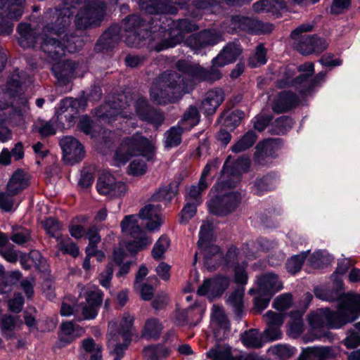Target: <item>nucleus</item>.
I'll return each mask as SVG.
<instances>
[{
    "label": "nucleus",
    "instance_id": "29",
    "mask_svg": "<svg viewBox=\"0 0 360 360\" xmlns=\"http://www.w3.org/2000/svg\"><path fill=\"white\" fill-rule=\"evenodd\" d=\"M335 352L331 347H313L304 349L300 360H327L334 358Z\"/></svg>",
    "mask_w": 360,
    "mask_h": 360
},
{
    "label": "nucleus",
    "instance_id": "51",
    "mask_svg": "<svg viewBox=\"0 0 360 360\" xmlns=\"http://www.w3.org/2000/svg\"><path fill=\"white\" fill-rule=\"evenodd\" d=\"M278 146L276 139H269L259 143L257 146V152L260 155H272L274 150Z\"/></svg>",
    "mask_w": 360,
    "mask_h": 360
},
{
    "label": "nucleus",
    "instance_id": "63",
    "mask_svg": "<svg viewBox=\"0 0 360 360\" xmlns=\"http://www.w3.org/2000/svg\"><path fill=\"white\" fill-rule=\"evenodd\" d=\"M25 81V74L22 71L16 70L7 83V89L11 92L14 91Z\"/></svg>",
    "mask_w": 360,
    "mask_h": 360
},
{
    "label": "nucleus",
    "instance_id": "54",
    "mask_svg": "<svg viewBox=\"0 0 360 360\" xmlns=\"http://www.w3.org/2000/svg\"><path fill=\"white\" fill-rule=\"evenodd\" d=\"M275 187L274 180L270 176H264L258 179L254 184V191L257 195L262 194L264 191H270Z\"/></svg>",
    "mask_w": 360,
    "mask_h": 360
},
{
    "label": "nucleus",
    "instance_id": "16",
    "mask_svg": "<svg viewBox=\"0 0 360 360\" xmlns=\"http://www.w3.org/2000/svg\"><path fill=\"white\" fill-rule=\"evenodd\" d=\"M229 156L224 162L221 171V179L230 181L228 187H236L240 181L241 173L245 172L250 165V160L248 158H241L234 162H231Z\"/></svg>",
    "mask_w": 360,
    "mask_h": 360
},
{
    "label": "nucleus",
    "instance_id": "36",
    "mask_svg": "<svg viewBox=\"0 0 360 360\" xmlns=\"http://www.w3.org/2000/svg\"><path fill=\"white\" fill-rule=\"evenodd\" d=\"M82 347L85 354L89 356V360L102 359V347L95 342L92 338H89L82 340Z\"/></svg>",
    "mask_w": 360,
    "mask_h": 360
},
{
    "label": "nucleus",
    "instance_id": "6",
    "mask_svg": "<svg viewBox=\"0 0 360 360\" xmlns=\"http://www.w3.org/2000/svg\"><path fill=\"white\" fill-rule=\"evenodd\" d=\"M166 23L167 25L160 26L159 33L155 37L154 49L157 51L175 46L183 41L185 33L198 30L195 23L186 19L177 21L166 19Z\"/></svg>",
    "mask_w": 360,
    "mask_h": 360
},
{
    "label": "nucleus",
    "instance_id": "13",
    "mask_svg": "<svg viewBox=\"0 0 360 360\" xmlns=\"http://www.w3.org/2000/svg\"><path fill=\"white\" fill-rule=\"evenodd\" d=\"M105 4L101 1H91L85 4L76 15L75 24L79 29L97 25L105 13Z\"/></svg>",
    "mask_w": 360,
    "mask_h": 360
},
{
    "label": "nucleus",
    "instance_id": "25",
    "mask_svg": "<svg viewBox=\"0 0 360 360\" xmlns=\"http://www.w3.org/2000/svg\"><path fill=\"white\" fill-rule=\"evenodd\" d=\"M160 205L148 204L140 210L139 217L147 220L146 226L148 230H158L162 224L163 219L160 216Z\"/></svg>",
    "mask_w": 360,
    "mask_h": 360
},
{
    "label": "nucleus",
    "instance_id": "3",
    "mask_svg": "<svg viewBox=\"0 0 360 360\" xmlns=\"http://www.w3.org/2000/svg\"><path fill=\"white\" fill-rule=\"evenodd\" d=\"M187 85L182 76L174 71L164 72L153 83L150 97L158 105H166L177 101L186 92Z\"/></svg>",
    "mask_w": 360,
    "mask_h": 360
},
{
    "label": "nucleus",
    "instance_id": "23",
    "mask_svg": "<svg viewBox=\"0 0 360 360\" xmlns=\"http://www.w3.org/2000/svg\"><path fill=\"white\" fill-rule=\"evenodd\" d=\"M80 64L72 60L56 62L53 65L52 71L58 81L63 83L80 75Z\"/></svg>",
    "mask_w": 360,
    "mask_h": 360
},
{
    "label": "nucleus",
    "instance_id": "58",
    "mask_svg": "<svg viewBox=\"0 0 360 360\" xmlns=\"http://www.w3.org/2000/svg\"><path fill=\"white\" fill-rule=\"evenodd\" d=\"M176 190L173 189L171 186L160 188L155 193L152 198L154 201L169 202L176 195Z\"/></svg>",
    "mask_w": 360,
    "mask_h": 360
},
{
    "label": "nucleus",
    "instance_id": "33",
    "mask_svg": "<svg viewBox=\"0 0 360 360\" xmlns=\"http://www.w3.org/2000/svg\"><path fill=\"white\" fill-rule=\"evenodd\" d=\"M254 22L255 19L249 17L233 16L231 20V27L227 30V32L232 33L238 31H245L252 34Z\"/></svg>",
    "mask_w": 360,
    "mask_h": 360
},
{
    "label": "nucleus",
    "instance_id": "9",
    "mask_svg": "<svg viewBox=\"0 0 360 360\" xmlns=\"http://www.w3.org/2000/svg\"><path fill=\"white\" fill-rule=\"evenodd\" d=\"M190 1L197 8L205 9L209 6H213L217 0H139V6L142 11L150 14L170 13L177 12L174 5L183 6Z\"/></svg>",
    "mask_w": 360,
    "mask_h": 360
},
{
    "label": "nucleus",
    "instance_id": "46",
    "mask_svg": "<svg viewBox=\"0 0 360 360\" xmlns=\"http://www.w3.org/2000/svg\"><path fill=\"white\" fill-rule=\"evenodd\" d=\"M169 354L168 349L162 345L149 346L143 350L146 360H161Z\"/></svg>",
    "mask_w": 360,
    "mask_h": 360
},
{
    "label": "nucleus",
    "instance_id": "20",
    "mask_svg": "<svg viewBox=\"0 0 360 360\" xmlns=\"http://www.w3.org/2000/svg\"><path fill=\"white\" fill-rule=\"evenodd\" d=\"M257 289L252 288L249 290V293L252 295L257 292L259 295H269L273 296L274 294L283 289V283L278 276L274 273H266L257 279Z\"/></svg>",
    "mask_w": 360,
    "mask_h": 360
},
{
    "label": "nucleus",
    "instance_id": "24",
    "mask_svg": "<svg viewBox=\"0 0 360 360\" xmlns=\"http://www.w3.org/2000/svg\"><path fill=\"white\" fill-rule=\"evenodd\" d=\"M221 39V36L214 30H205L198 34L191 35L186 39V44L194 50L207 46H213Z\"/></svg>",
    "mask_w": 360,
    "mask_h": 360
},
{
    "label": "nucleus",
    "instance_id": "7",
    "mask_svg": "<svg viewBox=\"0 0 360 360\" xmlns=\"http://www.w3.org/2000/svg\"><path fill=\"white\" fill-rule=\"evenodd\" d=\"M230 181L221 179L211 189V193H217L214 198L207 202L208 209L210 213L221 216L226 215L233 212L240 202V196L236 192L226 193V190L232 187H228Z\"/></svg>",
    "mask_w": 360,
    "mask_h": 360
},
{
    "label": "nucleus",
    "instance_id": "2",
    "mask_svg": "<svg viewBox=\"0 0 360 360\" xmlns=\"http://www.w3.org/2000/svg\"><path fill=\"white\" fill-rule=\"evenodd\" d=\"M125 99L124 102L119 99L117 104L115 101L105 103L97 110L96 116L99 120L109 123L122 120H127V122L138 117L155 127L162 124L165 120L163 114L152 109L146 98L137 96L129 100L125 97Z\"/></svg>",
    "mask_w": 360,
    "mask_h": 360
},
{
    "label": "nucleus",
    "instance_id": "61",
    "mask_svg": "<svg viewBox=\"0 0 360 360\" xmlns=\"http://www.w3.org/2000/svg\"><path fill=\"white\" fill-rule=\"evenodd\" d=\"M113 275L112 262H110L105 266V269L98 276V282L101 286L109 288L111 284V280Z\"/></svg>",
    "mask_w": 360,
    "mask_h": 360
},
{
    "label": "nucleus",
    "instance_id": "44",
    "mask_svg": "<svg viewBox=\"0 0 360 360\" xmlns=\"http://www.w3.org/2000/svg\"><path fill=\"white\" fill-rule=\"evenodd\" d=\"M302 314L300 311L291 313L288 333L293 338L298 337L303 331Z\"/></svg>",
    "mask_w": 360,
    "mask_h": 360
},
{
    "label": "nucleus",
    "instance_id": "17",
    "mask_svg": "<svg viewBox=\"0 0 360 360\" xmlns=\"http://www.w3.org/2000/svg\"><path fill=\"white\" fill-rule=\"evenodd\" d=\"M84 295L86 302L80 304L83 319H94L102 303L103 292L98 287L92 286L88 288Z\"/></svg>",
    "mask_w": 360,
    "mask_h": 360
},
{
    "label": "nucleus",
    "instance_id": "5",
    "mask_svg": "<svg viewBox=\"0 0 360 360\" xmlns=\"http://www.w3.org/2000/svg\"><path fill=\"white\" fill-rule=\"evenodd\" d=\"M155 150V143L136 133L124 138L115 151V160L117 165L125 164L134 156H141L149 161L153 159Z\"/></svg>",
    "mask_w": 360,
    "mask_h": 360
},
{
    "label": "nucleus",
    "instance_id": "12",
    "mask_svg": "<svg viewBox=\"0 0 360 360\" xmlns=\"http://www.w3.org/2000/svg\"><path fill=\"white\" fill-rule=\"evenodd\" d=\"M210 224L204 222L200 227L198 245L203 252L205 263L207 269L212 270L216 268L222 259L223 254L217 245L210 243Z\"/></svg>",
    "mask_w": 360,
    "mask_h": 360
},
{
    "label": "nucleus",
    "instance_id": "28",
    "mask_svg": "<svg viewBox=\"0 0 360 360\" xmlns=\"http://www.w3.org/2000/svg\"><path fill=\"white\" fill-rule=\"evenodd\" d=\"M241 53V48L238 42L229 43L222 51L212 60L214 65L224 66L234 62Z\"/></svg>",
    "mask_w": 360,
    "mask_h": 360
},
{
    "label": "nucleus",
    "instance_id": "37",
    "mask_svg": "<svg viewBox=\"0 0 360 360\" xmlns=\"http://www.w3.org/2000/svg\"><path fill=\"white\" fill-rule=\"evenodd\" d=\"M22 325V321L18 317L11 315H3L0 318V328L3 334L6 336H11L12 333Z\"/></svg>",
    "mask_w": 360,
    "mask_h": 360
},
{
    "label": "nucleus",
    "instance_id": "21",
    "mask_svg": "<svg viewBox=\"0 0 360 360\" xmlns=\"http://www.w3.org/2000/svg\"><path fill=\"white\" fill-rule=\"evenodd\" d=\"M60 146L63 152V158L68 163L73 164L84 157V146L72 136H65L61 139Z\"/></svg>",
    "mask_w": 360,
    "mask_h": 360
},
{
    "label": "nucleus",
    "instance_id": "40",
    "mask_svg": "<svg viewBox=\"0 0 360 360\" xmlns=\"http://www.w3.org/2000/svg\"><path fill=\"white\" fill-rule=\"evenodd\" d=\"M184 130L179 125L172 127L167 130L165 134V146L170 148L179 146L181 142V134Z\"/></svg>",
    "mask_w": 360,
    "mask_h": 360
},
{
    "label": "nucleus",
    "instance_id": "57",
    "mask_svg": "<svg viewBox=\"0 0 360 360\" xmlns=\"http://www.w3.org/2000/svg\"><path fill=\"white\" fill-rule=\"evenodd\" d=\"M198 204L186 201V205L181 212L180 223L187 224L196 214L197 207Z\"/></svg>",
    "mask_w": 360,
    "mask_h": 360
},
{
    "label": "nucleus",
    "instance_id": "43",
    "mask_svg": "<svg viewBox=\"0 0 360 360\" xmlns=\"http://www.w3.org/2000/svg\"><path fill=\"white\" fill-rule=\"evenodd\" d=\"M257 140V135L253 131H248L238 142L232 146V151L240 153L252 147Z\"/></svg>",
    "mask_w": 360,
    "mask_h": 360
},
{
    "label": "nucleus",
    "instance_id": "10",
    "mask_svg": "<svg viewBox=\"0 0 360 360\" xmlns=\"http://www.w3.org/2000/svg\"><path fill=\"white\" fill-rule=\"evenodd\" d=\"M313 26L309 24H302L291 32V38L295 41L296 49L302 54L311 53H321L328 47V42L322 38L315 35L303 34L312 30Z\"/></svg>",
    "mask_w": 360,
    "mask_h": 360
},
{
    "label": "nucleus",
    "instance_id": "45",
    "mask_svg": "<svg viewBox=\"0 0 360 360\" xmlns=\"http://www.w3.org/2000/svg\"><path fill=\"white\" fill-rule=\"evenodd\" d=\"M207 186V182H203L202 180H199L198 185L191 186L186 197V201H190L200 205L202 203L201 194L206 190Z\"/></svg>",
    "mask_w": 360,
    "mask_h": 360
},
{
    "label": "nucleus",
    "instance_id": "19",
    "mask_svg": "<svg viewBox=\"0 0 360 360\" xmlns=\"http://www.w3.org/2000/svg\"><path fill=\"white\" fill-rule=\"evenodd\" d=\"M230 278L224 276H217L213 278H207L198 289L200 296L206 295L209 298L220 296L229 287Z\"/></svg>",
    "mask_w": 360,
    "mask_h": 360
},
{
    "label": "nucleus",
    "instance_id": "4",
    "mask_svg": "<svg viewBox=\"0 0 360 360\" xmlns=\"http://www.w3.org/2000/svg\"><path fill=\"white\" fill-rule=\"evenodd\" d=\"M345 295L342 298L337 311H331L328 309H321L309 315V324L314 328L327 326L330 328H340L348 323L356 319L355 311L350 304L347 303Z\"/></svg>",
    "mask_w": 360,
    "mask_h": 360
},
{
    "label": "nucleus",
    "instance_id": "15",
    "mask_svg": "<svg viewBox=\"0 0 360 360\" xmlns=\"http://www.w3.org/2000/svg\"><path fill=\"white\" fill-rule=\"evenodd\" d=\"M25 0H10L6 11H0V34H9L13 30L11 20H18L22 14ZM4 5V0H0V10Z\"/></svg>",
    "mask_w": 360,
    "mask_h": 360
},
{
    "label": "nucleus",
    "instance_id": "1",
    "mask_svg": "<svg viewBox=\"0 0 360 360\" xmlns=\"http://www.w3.org/2000/svg\"><path fill=\"white\" fill-rule=\"evenodd\" d=\"M73 14L69 7L64 6L51 11V24H47L42 33L37 37V43L50 62H54L65 54V52L75 53L84 46V41L79 36H70L62 43L60 40L65 33V28L70 23V16ZM63 40L65 41L64 37Z\"/></svg>",
    "mask_w": 360,
    "mask_h": 360
},
{
    "label": "nucleus",
    "instance_id": "30",
    "mask_svg": "<svg viewBox=\"0 0 360 360\" xmlns=\"http://www.w3.org/2000/svg\"><path fill=\"white\" fill-rule=\"evenodd\" d=\"M224 98V92L221 89H214L207 91L201 104L202 112L207 115L214 113Z\"/></svg>",
    "mask_w": 360,
    "mask_h": 360
},
{
    "label": "nucleus",
    "instance_id": "42",
    "mask_svg": "<svg viewBox=\"0 0 360 360\" xmlns=\"http://www.w3.org/2000/svg\"><path fill=\"white\" fill-rule=\"evenodd\" d=\"M242 342L248 347L258 348L262 347L264 340L262 335L257 330H250L242 336Z\"/></svg>",
    "mask_w": 360,
    "mask_h": 360
},
{
    "label": "nucleus",
    "instance_id": "18",
    "mask_svg": "<svg viewBox=\"0 0 360 360\" xmlns=\"http://www.w3.org/2000/svg\"><path fill=\"white\" fill-rule=\"evenodd\" d=\"M96 188L99 193L110 198L120 197L127 191V186L122 181H116L110 174H103L97 181Z\"/></svg>",
    "mask_w": 360,
    "mask_h": 360
},
{
    "label": "nucleus",
    "instance_id": "47",
    "mask_svg": "<svg viewBox=\"0 0 360 360\" xmlns=\"http://www.w3.org/2000/svg\"><path fill=\"white\" fill-rule=\"evenodd\" d=\"M115 324L110 325L111 331L109 335L108 345L110 349L111 352L116 356L115 360H120V358L123 355L124 351L127 347H125V342H122V344H121L120 341L117 340L116 334H113L112 335V327Z\"/></svg>",
    "mask_w": 360,
    "mask_h": 360
},
{
    "label": "nucleus",
    "instance_id": "56",
    "mask_svg": "<svg viewBox=\"0 0 360 360\" xmlns=\"http://www.w3.org/2000/svg\"><path fill=\"white\" fill-rule=\"evenodd\" d=\"M307 252L300 255H295L288 260L286 268L291 274H295L301 269L303 262L306 258Z\"/></svg>",
    "mask_w": 360,
    "mask_h": 360
},
{
    "label": "nucleus",
    "instance_id": "22",
    "mask_svg": "<svg viewBox=\"0 0 360 360\" xmlns=\"http://www.w3.org/2000/svg\"><path fill=\"white\" fill-rule=\"evenodd\" d=\"M210 326L217 340L226 339L229 333V323L222 308L214 305L211 316Z\"/></svg>",
    "mask_w": 360,
    "mask_h": 360
},
{
    "label": "nucleus",
    "instance_id": "48",
    "mask_svg": "<svg viewBox=\"0 0 360 360\" xmlns=\"http://www.w3.org/2000/svg\"><path fill=\"white\" fill-rule=\"evenodd\" d=\"M162 329V326L158 320L150 319L145 324L143 336L148 338H157Z\"/></svg>",
    "mask_w": 360,
    "mask_h": 360
},
{
    "label": "nucleus",
    "instance_id": "49",
    "mask_svg": "<svg viewBox=\"0 0 360 360\" xmlns=\"http://www.w3.org/2000/svg\"><path fill=\"white\" fill-rule=\"evenodd\" d=\"M268 352L279 359H287L294 354V349L284 345H276L269 348Z\"/></svg>",
    "mask_w": 360,
    "mask_h": 360
},
{
    "label": "nucleus",
    "instance_id": "62",
    "mask_svg": "<svg viewBox=\"0 0 360 360\" xmlns=\"http://www.w3.org/2000/svg\"><path fill=\"white\" fill-rule=\"evenodd\" d=\"M13 195L8 190L0 193V208L5 212L12 211L15 207V200Z\"/></svg>",
    "mask_w": 360,
    "mask_h": 360
},
{
    "label": "nucleus",
    "instance_id": "32",
    "mask_svg": "<svg viewBox=\"0 0 360 360\" xmlns=\"http://www.w3.org/2000/svg\"><path fill=\"white\" fill-rule=\"evenodd\" d=\"M28 186V176L22 170L18 169L12 175L7 184V189L13 195H16Z\"/></svg>",
    "mask_w": 360,
    "mask_h": 360
},
{
    "label": "nucleus",
    "instance_id": "27",
    "mask_svg": "<svg viewBox=\"0 0 360 360\" xmlns=\"http://www.w3.org/2000/svg\"><path fill=\"white\" fill-rule=\"evenodd\" d=\"M133 322L134 317L128 313H124L120 323V330H116V323L110 322L109 323V333L108 334V337L109 338V335L111 331L110 325L115 324L112 327V335L116 334L117 340H122L123 342H125V347H127L131 341V328Z\"/></svg>",
    "mask_w": 360,
    "mask_h": 360
},
{
    "label": "nucleus",
    "instance_id": "11",
    "mask_svg": "<svg viewBox=\"0 0 360 360\" xmlns=\"http://www.w3.org/2000/svg\"><path fill=\"white\" fill-rule=\"evenodd\" d=\"M138 215H127L121 222L122 233L129 235L133 240L126 245L127 249L131 253H136L152 243V239L148 237L138 224Z\"/></svg>",
    "mask_w": 360,
    "mask_h": 360
},
{
    "label": "nucleus",
    "instance_id": "64",
    "mask_svg": "<svg viewBox=\"0 0 360 360\" xmlns=\"http://www.w3.org/2000/svg\"><path fill=\"white\" fill-rule=\"evenodd\" d=\"M293 122L292 119L286 116L278 117L274 122V127H276L275 133L285 134L292 127Z\"/></svg>",
    "mask_w": 360,
    "mask_h": 360
},
{
    "label": "nucleus",
    "instance_id": "35",
    "mask_svg": "<svg viewBox=\"0 0 360 360\" xmlns=\"http://www.w3.org/2000/svg\"><path fill=\"white\" fill-rule=\"evenodd\" d=\"M200 120L198 110L195 106H190L184 112L178 125L184 130H189L198 124Z\"/></svg>",
    "mask_w": 360,
    "mask_h": 360
},
{
    "label": "nucleus",
    "instance_id": "60",
    "mask_svg": "<svg viewBox=\"0 0 360 360\" xmlns=\"http://www.w3.org/2000/svg\"><path fill=\"white\" fill-rule=\"evenodd\" d=\"M266 62V50L262 44H259L256 48V52L252 58L250 59V65L256 67L265 64Z\"/></svg>",
    "mask_w": 360,
    "mask_h": 360
},
{
    "label": "nucleus",
    "instance_id": "53",
    "mask_svg": "<svg viewBox=\"0 0 360 360\" xmlns=\"http://www.w3.org/2000/svg\"><path fill=\"white\" fill-rule=\"evenodd\" d=\"M331 260L330 256L326 252L316 251L309 258L311 265L315 268H321Z\"/></svg>",
    "mask_w": 360,
    "mask_h": 360
},
{
    "label": "nucleus",
    "instance_id": "59",
    "mask_svg": "<svg viewBox=\"0 0 360 360\" xmlns=\"http://www.w3.org/2000/svg\"><path fill=\"white\" fill-rule=\"evenodd\" d=\"M143 21L137 15H131L125 18L123 22V27L127 33L138 32V29L142 25Z\"/></svg>",
    "mask_w": 360,
    "mask_h": 360
},
{
    "label": "nucleus",
    "instance_id": "14",
    "mask_svg": "<svg viewBox=\"0 0 360 360\" xmlns=\"http://www.w3.org/2000/svg\"><path fill=\"white\" fill-rule=\"evenodd\" d=\"M212 65L214 64L212 63ZM176 67L180 72L188 74L195 82H213L221 78V72L217 68V65H213L210 70H205L198 64H191L185 60H179L176 63Z\"/></svg>",
    "mask_w": 360,
    "mask_h": 360
},
{
    "label": "nucleus",
    "instance_id": "55",
    "mask_svg": "<svg viewBox=\"0 0 360 360\" xmlns=\"http://www.w3.org/2000/svg\"><path fill=\"white\" fill-rule=\"evenodd\" d=\"M292 304V297L290 293H283L275 298L273 307L278 311H285Z\"/></svg>",
    "mask_w": 360,
    "mask_h": 360
},
{
    "label": "nucleus",
    "instance_id": "8",
    "mask_svg": "<svg viewBox=\"0 0 360 360\" xmlns=\"http://www.w3.org/2000/svg\"><path fill=\"white\" fill-rule=\"evenodd\" d=\"M297 70L300 73L295 75L296 68L295 66L291 65L285 67L281 72L280 77L278 80V86L279 88L294 86L302 94L304 95V89L309 88L312 85L307 80V76L314 74V64L311 63H305L300 65Z\"/></svg>",
    "mask_w": 360,
    "mask_h": 360
},
{
    "label": "nucleus",
    "instance_id": "31",
    "mask_svg": "<svg viewBox=\"0 0 360 360\" xmlns=\"http://www.w3.org/2000/svg\"><path fill=\"white\" fill-rule=\"evenodd\" d=\"M298 103L299 98L294 93L282 91L274 100L272 109L276 112H283L295 107Z\"/></svg>",
    "mask_w": 360,
    "mask_h": 360
},
{
    "label": "nucleus",
    "instance_id": "39",
    "mask_svg": "<svg viewBox=\"0 0 360 360\" xmlns=\"http://www.w3.org/2000/svg\"><path fill=\"white\" fill-rule=\"evenodd\" d=\"M60 340L65 338V341L68 342H70L73 339L81 336L84 332V330L82 328L79 326H75L71 321L63 323L60 326Z\"/></svg>",
    "mask_w": 360,
    "mask_h": 360
},
{
    "label": "nucleus",
    "instance_id": "26",
    "mask_svg": "<svg viewBox=\"0 0 360 360\" xmlns=\"http://www.w3.org/2000/svg\"><path fill=\"white\" fill-rule=\"evenodd\" d=\"M82 100L72 99V98H67L60 102V108L59 111L57 112V120L62 122L63 118H65L67 124L63 127H70L77 114V108L80 106Z\"/></svg>",
    "mask_w": 360,
    "mask_h": 360
},
{
    "label": "nucleus",
    "instance_id": "41",
    "mask_svg": "<svg viewBox=\"0 0 360 360\" xmlns=\"http://www.w3.org/2000/svg\"><path fill=\"white\" fill-rule=\"evenodd\" d=\"M244 288L235 290L229 297L227 304L232 308L236 314L240 315L243 307Z\"/></svg>",
    "mask_w": 360,
    "mask_h": 360
},
{
    "label": "nucleus",
    "instance_id": "34",
    "mask_svg": "<svg viewBox=\"0 0 360 360\" xmlns=\"http://www.w3.org/2000/svg\"><path fill=\"white\" fill-rule=\"evenodd\" d=\"M207 360H242V359L233 356L228 346L218 345L207 352Z\"/></svg>",
    "mask_w": 360,
    "mask_h": 360
},
{
    "label": "nucleus",
    "instance_id": "38",
    "mask_svg": "<svg viewBox=\"0 0 360 360\" xmlns=\"http://www.w3.org/2000/svg\"><path fill=\"white\" fill-rule=\"evenodd\" d=\"M18 31L20 34L19 44L22 47H30L37 43V37L33 35L30 26L28 24H19Z\"/></svg>",
    "mask_w": 360,
    "mask_h": 360
},
{
    "label": "nucleus",
    "instance_id": "52",
    "mask_svg": "<svg viewBox=\"0 0 360 360\" xmlns=\"http://www.w3.org/2000/svg\"><path fill=\"white\" fill-rule=\"evenodd\" d=\"M169 246V240L167 237L162 236L155 243L152 250V256L155 259H161Z\"/></svg>",
    "mask_w": 360,
    "mask_h": 360
},
{
    "label": "nucleus",
    "instance_id": "50",
    "mask_svg": "<svg viewBox=\"0 0 360 360\" xmlns=\"http://www.w3.org/2000/svg\"><path fill=\"white\" fill-rule=\"evenodd\" d=\"M79 129L86 135L96 136L97 127L94 122L86 115L82 116L78 122Z\"/></svg>",
    "mask_w": 360,
    "mask_h": 360
}]
</instances>
